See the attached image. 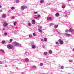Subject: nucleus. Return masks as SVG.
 <instances>
[{"mask_svg": "<svg viewBox=\"0 0 74 74\" xmlns=\"http://www.w3.org/2000/svg\"><path fill=\"white\" fill-rule=\"evenodd\" d=\"M14 45L15 46H16V47H19V46H21V44L17 42H14Z\"/></svg>", "mask_w": 74, "mask_h": 74, "instance_id": "f257e3e1", "label": "nucleus"}, {"mask_svg": "<svg viewBox=\"0 0 74 74\" xmlns=\"http://www.w3.org/2000/svg\"><path fill=\"white\" fill-rule=\"evenodd\" d=\"M27 8V7L26 6H23L21 7V10H23L24 9H26V8Z\"/></svg>", "mask_w": 74, "mask_h": 74, "instance_id": "f03ea898", "label": "nucleus"}, {"mask_svg": "<svg viewBox=\"0 0 74 74\" xmlns=\"http://www.w3.org/2000/svg\"><path fill=\"white\" fill-rule=\"evenodd\" d=\"M8 25V23H7V22L6 21H4L3 25L4 27H6Z\"/></svg>", "mask_w": 74, "mask_h": 74, "instance_id": "7ed1b4c3", "label": "nucleus"}, {"mask_svg": "<svg viewBox=\"0 0 74 74\" xmlns=\"http://www.w3.org/2000/svg\"><path fill=\"white\" fill-rule=\"evenodd\" d=\"M58 42H60V44H64V42H63V41L62 40L60 39L58 40Z\"/></svg>", "mask_w": 74, "mask_h": 74, "instance_id": "20e7f679", "label": "nucleus"}, {"mask_svg": "<svg viewBox=\"0 0 74 74\" xmlns=\"http://www.w3.org/2000/svg\"><path fill=\"white\" fill-rule=\"evenodd\" d=\"M64 14H67V15H69L70 14V12H67V11H65V12H64Z\"/></svg>", "mask_w": 74, "mask_h": 74, "instance_id": "39448f33", "label": "nucleus"}, {"mask_svg": "<svg viewBox=\"0 0 74 74\" xmlns=\"http://www.w3.org/2000/svg\"><path fill=\"white\" fill-rule=\"evenodd\" d=\"M65 35L67 37H70V34H67V33H65Z\"/></svg>", "mask_w": 74, "mask_h": 74, "instance_id": "423d86ee", "label": "nucleus"}, {"mask_svg": "<svg viewBox=\"0 0 74 74\" xmlns=\"http://www.w3.org/2000/svg\"><path fill=\"white\" fill-rule=\"evenodd\" d=\"M31 44L32 45V47H36V45H34V43L33 42H31Z\"/></svg>", "mask_w": 74, "mask_h": 74, "instance_id": "0eeeda50", "label": "nucleus"}, {"mask_svg": "<svg viewBox=\"0 0 74 74\" xmlns=\"http://www.w3.org/2000/svg\"><path fill=\"white\" fill-rule=\"evenodd\" d=\"M55 15L56 16H57V17H58V16H59L60 14H59V13H56L55 14Z\"/></svg>", "mask_w": 74, "mask_h": 74, "instance_id": "6e6552de", "label": "nucleus"}, {"mask_svg": "<svg viewBox=\"0 0 74 74\" xmlns=\"http://www.w3.org/2000/svg\"><path fill=\"white\" fill-rule=\"evenodd\" d=\"M73 31H74V29L72 28H70L69 30V32H73Z\"/></svg>", "mask_w": 74, "mask_h": 74, "instance_id": "1a4fd4ad", "label": "nucleus"}, {"mask_svg": "<svg viewBox=\"0 0 74 74\" xmlns=\"http://www.w3.org/2000/svg\"><path fill=\"white\" fill-rule=\"evenodd\" d=\"M38 29H42V27L40 25H38Z\"/></svg>", "mask_w": 74, "mask_h": 74, "instance_id": "9d476101", "label": "nucleus"}, {"mask_svg": "<svg viewBox=\"0 0 74 74\" xmlns=\"http://www.w3.org/2000/svg\"><path fill=\"white\" fill-rule=\"evenodd\" d=\"M52 17H49L47 18V19L48 20H49V21H51V20H52Z\"/></svg>", "mask_w": 74, "mask_h": 74, "instance_id": "9b49d317", "label": "nucleus"}, {"mask_svg": "<svg viewBox=\"0 0 74 74\" xmlns=\"http://www.w3.org/2000/svg\"><path fill=\"white\" fill-rule=\"evenodd\" d=\"M5 16H6V15L4 14H3L2 15V18H5Z\"/></svg>", "mask_w": 74, "mask_h": 74, "instance_id": "f8f14e48", "label": "nucleus"}, {"mask_svg": "<svg viewBox=\"0 0 74 74\" xmlns=\"http://www.w3.org/2000/svg\"><path fill=\"white\" fill-rule=\"evenodd\" d=\"M29 38H32V34H29Z\"/></svg>", "mask_w": 74, "mask_h": 74, "instance_id": "ddd939ff", "label": "nucleus"}, {"mask_svg": "<svg viewBox=\"0 0 74 74\" xmlns=\"http://www.w3.org/2000/svg\"><path fill=\"white\" fill-rule=\"evenodd\" d=\"M32 24H35V20H32Z\"/></svg>", "mask_w": 74, "mask_h": 74, "instance_id": "4468645a", "label": "nucleus"}, {"mask_svg": "<svg viewBox=\"0 0 74 74\" xmlns=\"http://www.w3.org/2000/svg\"><path fill=\"white\" fill-rule=\"evenodd\" d=\"M49 53L50 54H52V50H49Z\"/></svg>", "mask_w": 74, "mask_h": 74, "instance_id": "2eb2a0df", "label": "nucleus"}, {"mask_svg": "<svg viewBox=\"0 0 74 74\" xmlns=\"http://www.w3.org/2000/svg\"><path fill=\"white\" fill-rule=\"evenodd\" d=\"M13 48V47H8V49H12Z\"/></svg>", "mask_w": 74, "mask_h": 74, "instance_id": "dca6fc26", "label": "nucleus"}, {"mask_svg": "<svg viewBox=\"0 0 74 74\" xmlns=\"http://www.w3.org/2000/svg\"><path fill=\"white\" fill-rule=\"evenodd\" d=\"M16 3H19L20 2V1H19V0H16Z\"/></svg>", "mask_w": 74, "mask_h": 74, "instance_id": "f3484780", "label": "nucleus"}, {"mask_svg": "<svg viewBox=\"0 0 74 74\" xmlns=\"http://www.w3.org/2000/svg\"><path fill=\"white\" fill-rule=\"evenodd\" d=\"M40 3H44V0H41L40 1Z\"/></svg>", "mask_w": 74, "mask_h": 74, "instance_id": "a211bd4d", "label": "nucleus"}, {"mask_svg": "<svg viewBox=\"0 0 74 74\" xmlns=\"http://www.w3.org/2000/svg\"><path fill=\"white\" fill-rule=\"evenodd\" d=\"M58 27V25H55L54 26V27L56 29V28H57Z\"/></svg>", "mask_w": 74, "mask_h": 74, "instance_id": "6ab92c4d", "label": "nucleus"}, {"mask_svg": "<svg viewBox=\"0 0 74 74\" xmlns=\"http://www.w3.org/2000/svg\"><path fill=\"white\" fill-rule=\"evenodd\" d=\"M39 32H40V33H42V30H41L40 29H39L38 30Z\"/></svg>", "mask_w": 74, "mask_h": 74, "instance_id": "aec40b11", "label": "nucleus"}, {"mask_svg": "<svg viewBox=\"0 0 74 74\" xmlns=\"http://www.w3.org/2000/svg\"><path fill=\"white\" fill-rule=\"evenodd\" d=\"M55 43L56 44V45H59V42H56Z\"/></svg>", "mask_w": 74, "mask_h": 74, "instance_id": "412c9836", "label": "nucleus"}, {"mask_svg": "<svg viewBox=\"0 0 74 74\" xmlns=\"http://www.w3.org/2000/svg\"><path fill=\"white\" fill-rule=\"evenodd\" d=\"M44 40L45 41H47V38H45L44 39Z\"/></svg>", "mask_w": 74, "mask_h": 74, "instance_id": "4be33fe9", "label": "nucleus"}, {"mask_svg": "<svg viewBox=\"0 0 74 74\" xmlns=\"http://www.w3.org/2000/svg\"><path fill=\"white\" fill-rule=\"evenodd\" d=\"M12 41H13V39H11L10 40V42H11Z\"/></svg>", "mask_w": 74, "mask_h": 74, "instance_id": "5701e85b", "label": "nucleus"}, {"mask_svg": "<svg viewBox=\"0 0 74 74\" xmlns=\"http://www.w3.org/2000/svg\"><path fill=\"white\" fill-rule=\"evenodd\" d=\"M25 60L26 61H29V59L28 58H25Z\"/></svg>", "mask_w": 74, "mask_h": 74, "instance_id": "b1692460", "label": "nucleus"}, {"mask_svg": "<svg viewBox=\"0 0 74 74\" xmlns=\"http://www.w3.org/2000/svg\"><path fill=\"white\" fill-rule=\"evenodd\" d=\"M7 47H12V46L11 45H8Z\"/></svg>", "mask_w": 74, "mask_h": 74, "instance_id": "393cba45", "label": "nucleus"}, {"mask_svg": "<svg viewBox=\"0 0 74 74\" xmlns=\"http://www.w3.org/2000/svg\"><path fill=\"white\" fill-rule=\"evenodd\" d=\"M32 68H36V66H32Z\"/></svg>", "mask_w": 74, "mask_h": 74, "instance_id": "a878e982", "label": "nucleus"}, {"mask_svg": "<svg viewBox=\"0 0 74 74\" xmlns=\"http://www.w3.org/2000/svg\"><path fill=\"white\" fill-rule=\"evenodd\" d=\"M0 51L1 52H4V51L3 49H1Z\"/></svg>", "mask_w": 74, "mask_h": 74, "instance_id": "bb28decb", "label": "nucleus"}, {"mask_svg": "<svg viewBox=\"0 0 74 74\" xmlns=\"http://www.w3.org/2000/svg\"><path fill=\"white\" fill-rule=\"evenodd\" d=\"M15 9V8L14 7H12L11 8V9L13 10H14Z\"/></svg>", "mask_w": 74, "mask_h": 74, "instance_id": "cd10ccee", "label": "nucleus"}, {"mask_svg": "<svg viewBox=\"0 0 74 74\" xmlns=\"http://www.w3.org/2000/svg\"><path fill=\"white\" fill-rule=\"evenodd\" d=\"M7 33H6V32H5L4 33V35L5 36H7Z\"/></svg>", "mask_w": 74, "mask_h": 74, "instance_id": "c85d7f7f", "label": "nucleus"}, {"mask_svg": "<svg viewBox=\"0 0 74 74\" xmlns=\"http://www.w3.org/2000/svg\"><path fill=\"white\" fill-rule=\"evenodd\" d=\"M50 25L51 26H53V25H54V24L53 23H51L50 24Z\"/></svg>", "mask_w": 74, "mask_h": 74, "instance_id": "c756f323", "label": "nucleus"}, {"mask_svg": "<svg viewBox=\"0 0 74 74\" xmlns=\"http://www.w3.org/2000/svg\"><path fill=\"white\" fill-rule=\"evenodd\" d=\"M61 69H64V66H61Z\"/></svg>", "mask_w": 74, "mask_h": 74, "instance_id": "7c9ffc66", "label": "nucleus"}, {"mask_svg": "<svg viewBox=\"0 0 74 74\" xmlns=\"http://www.w3.org/2000/svg\"><path fill=\"white\" fill-rule=\"evenodd\" d=\"M47 52H45L44 53V54L45 55H47Z\"/></svg>", "mask_w": 74, "mask_h": 74, "instance_id": "2f4dec72", "label": "nucleus"}, {"mask_svg": "<svg viewBox=\"0 0 74 74\" xmlns=\"http://www.w3.org/2000/svg\"><path fill=\"white\" fill-rule=\"evenodd\" d=\"M40 66H43V64L42 63H40Z\"/></svg>", "mask_w": 74, "mask_h": 74, "instance_id": "473e14b6", "label": "nucleus"}, {"mask_svg": "<svg viewBox=\"0 0 74 74\" xmlns=\"http://www.w3.org/2000/svg\"><path fill=\"white\" fill-rule=\"evenodd\" d=\"M16 23H17L16 22H15L13 24L14 25H15L16 24Z\"/></svg>", "mask_w": 74, "mask_h": 74, "instance_id": "72a5a7b5", "label": "nucleus"}, {"mask_svg": "<svg viewBox=\"0 0 74 74\" xmlns=\"http://www.w3.org/2000/svg\"><path fill=\"white\" fill-rule=\"evenodd\" d=\"M2 44H4L5 43V41H2L1 42Z\"/></svg>", "mask_w": 74, "mask_h": 74, "instance_id": "f704fd0d", "label": "nucleus"}, {"mask_svg": "<svg viewBox=\"0 0 74 74\" xmlns=\"http://www.w3.org/2000/svg\"><path fill=\"white\" fill-rule=\"evenodd\" d=\"M34 18L35 19H38V18L37 17H34Z\"/></svg>", "mask_w": 74, "mask_h": 74, "instance_id": "c9c22d12", "label": "nucleus"}, {"mask_svg": "<svg viewBox=\"0 0 74 74\" xmlns=\"http://www.w3.org/2000/svg\"><path fill=\"white\" fill-rule=\"evenodd\" d=\"M67 32H69V31L68 29H66V30H65V32L67 33Z\"/></svg>", "mask_w": 74, "mask_h": 74, "instance_id": "e433bc0d", "label": "nucleus"}, {"mask_svg": "<svg viewBox=\"0 0 74 74\" xmlns=\"http://www.w3.org/2000/svg\"><path fill=\"white\" fill-rule=\"evenodd\" d=\"M33 36H36V33H33Z\"/></svg>", "mask_w": 74, "mask_h": 74, "instance_id": "4c0bfd02", "label": "nucleus"}, {"mask_svg": "<svg viewBox=\"0 0 74 74\" xmlns=\"http://www.w3.org/2000/svg\"><path fill=\"white\" fill-rule=\"evenodd\" d=\"M28 26H31V24H30V23H28Z\"/></svg>", "mask_w": 74, "mask_h": 74, "instance_id": "58836bf2", "label": "nucleus"}, {"mask_svg": "<svg viewBox=\"0 0 74 74\" xmlns=\"http://www.w3.org/2000/svg\"><path fill=\"white\" fill-rule=\"evenodd\" d=\"M41 41L43 42L44 41V39H41Z\"/></svg>", "mask_w": 74, "mask_h": 74, "instance_id": "ea45409f", "label": "nucleus"}, {"mask_svg": "<svg viewBox=\"0 0 74 74\" xmlns=\"http://www.w3.org/2000/svg\"><path fill=\"white\" fill-rule=\"evenodd\" d=\"M34 14H38V12H34Z\"/></svg>", "mask_w": 74, "mask_h": 74, "instance_id": "a19ab883", "label": "nucleus"}, {"mask_svg": "<svg viewBox=\"0 0 74 74\" xmlns=\"http://www.w3.org/2000/svg\"><path fill=\"white\" fill-rule=\"evenodd\" d=\"M64 17H65V18H66V17H67V15H66L64 16Z\"/></svg>", "mask_w": 74, "mask_h": 74, "instance_id": "79ce46f5", "label": "nucleus"}, {"mask_svg": "<svg viewBox=\"0 0 74 74\" xmlns=\"http://www.w3.org/2000/svg\"><path fill=\"white\" fill-rule=\"evenodd\" d=\"M8 12L10 13V12H11V10H8Z\"/></svg>", "mask_w": 74, "mask_h": 74, "instance_id": "37998d69", "label": "nucleus"}, {"mask_svg": "<svg viewBox=\"0 0 74 74\" xmlns=\"http://www.w3.org/2000/svg\"><path fill=\"white\" fill-rule=\"evenodd\" d=\"M32 48L33 49H34V48H36L35 47H32Z\"/></svg>", "mask_w": 74, "mask_h": 74, "instance_id": "c03bdc74", "label": "nucleus"}, {"mask_svg": "<svg viewBox=\"0 0 74 74\" xmlns=\"http://www.w3.org/2000/svg\"><path fill=\"white\" fill-rule=\"evenodd\" d=\"M71 1V0H68L67 1Z\"/></svg>", "mask_w": 74, "mask_h": 74, "instance_id": "a18cd8bd", "label": "nucleus"}, {"mask_svg": "<svg viewBox=\"0 0 74 74\" xmlns=\"http://www.w3.org/2000/svg\"><path fill=\"white\" fill-rule=\"evenodd\" d=\"M14 17H12V19H14Z\"/></svg>", "mask_w": 74, "mask_h": 74, "instance_id": "49530a36", "label": "nucleus"}, {"mask_svg": "<svg viewBox=\"0 0 74 74\" xmlns=\"http://www.w3.org/2000/svg\"><path fill=\"white\" fill-rule=\"evenodd\" d=\"M62 8H65V6H64V7H62Z\"/></svg>", "mask_w": 74, "mask_h": 74, "instance_id": "de8ad7c7", "label": "nucleus"}, {"mask_svg": "<svg viewBox=\"0 0 74 74\" xmlns=\"http://www.w3.org/2000/svg\"><path fill=\"white\" fill-rule=\"evenodd\" d=\"M40 15L38 14V17H40Z\"/></svg>", "mask_w": 74, "mask_h": 74, "instance_id": "09e8293b", "label": "nucleus"}, {"mask_svg": "<svg viewBox=\"0 0 74 74\" xmlns=\"http://www.w3.org/2000/svg\"><path fill=\"white\" fill-rule=\"evenodd\" d=\"M5 30V28H3V30Z\"/></svg>", "mask_w": 74, "mask_h": 74, "instance_id": "8fccbe9b", "label": "nucleus"}, {"mask_svg": "<svg viewBox=\"0 0 74 74\" xmlns=\"http://www.w3.org/2000/svg\"><path fill=\"white\" fill-rule=\"evenodd\" d=\"M2 10H0V12H2Z\"/></svg>", "mask_w": 74, "mask_h": 74, "instance_id": "3c124183", "label": "nucleus"}, {"mask_svg": "<svg viewBox=\"0 0 74 74\" xmlns=\"http://www.w3.org/2000/svg\"><path fill=\"white\" fill-rule=\"evenodd\" d=\"M1 5H0V8H1Z\"/></svg>", "mask_w": 74, "mask_h": 74, "instance_id": "603ef678", "label": "nucleus"}, {"mask_svg": "<svg viewBox=\"0 0 74 74\" xmlns=\"http://www.w3.org/2000/svg\"><path fill=\"white\" fill-rule=\"evenodd\" d=\"M56 31H57V32H58V30L57 29V30H56Z\"/></svg>", "mask_w": 74, "mask_h": 74, "instance_id": "864d4df0", "label": "nucleus"}, {"mask_svg": "<svg viewBox=\"0 0 74 74\" xmlns=\"http://www.w3.org/2000/svg\"><path fill=\"white\" fill-rule=\"evenodd\" d=\"M73 51H74V48L73 49Z\"/></svg>", "mask_w": 74, "mask_h": 74, "instance_id": "5fc2aeb1", "label": "nucleus"}]
</instances>
